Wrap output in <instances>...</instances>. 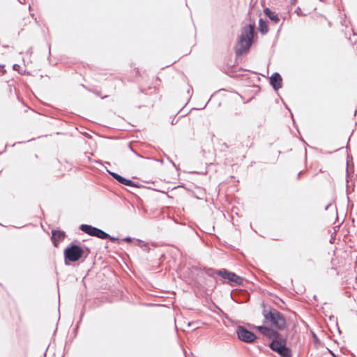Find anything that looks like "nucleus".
Here are the masks:
<instances>
[{"mask_svg": "<svg viewBox=\"0 0 357 357\" xmlns=\"http://www.w3.org/2000/svg\"><path fill=\"white\" fill-rule=\"evenodd\" d=\"M112 176L116 178L119 182H120L122 184H124L126 185H132V181L130 180H128L120 175L116 174V173H111Z\"/></svg>", "mask_w": 357, "mask_h": 357, "instance_id": "f8f14e48", "label": "nucleus"}, {"mask_svg": "<svg viewBox=\"0 0 357 357\" xmlns=\"http://www.w3.org/2000/svg\"><path fill=\"white\" fill-rule=\"evenodd\" d=\"M271 85L275 89L282 87V79L278 73H274L270 78Z\"/></svg>", "mask_w": 357, "mask_h": 357, "instance_id": "9d476101", "label": "nucleus"}, {"mask_svg": "<svg viewBox=\"0 0 357 357\" xmlns=\"http://www.w3.org/2000/svg\"><path fill=\"white\" fill-rule=\"evenodd\" d=\"M217 274L222 278L227 280L230 282L241 284L243 282V278L236 275L234 273L227 271L225 269L220 270Z\"/></svg>", "mask_w": 357, "mask_h": 357, "instance_id": "0eeeda50", "label": "nucleus"}, {"mask_svg": "<svg viewBox=\"0 0 357 357\" xmlns=\"http://www.w3.org/2000/svg\"><path fill=\"white\" fill-rule=\"evenodd\" d=\"M285 340L282 338H273V340L270 344V347L272 350L277 351L282 357H291V350L286 347Z\"/></svg>", "mask_w": 357, "mask_h": 357, "instance_id": "7ed1b4c3", "label": "nucleus"}, {"mask_svg": "<svg viewBox=\"0 0 357 357\" xmlns=\"http://www.w3.org/2000/svg\"><path fill=\"white\" fill-rule=\"evenodd\" d=\"M256 328L263 335L268 337L269 338H275L278 337V333L270 328L265 326H257Z\"/></svg>", "mask_w": 357, "mask_h": 357, "instance_id": "1a4fd4ad", "label": "nucleus"}, {"mask_svg": "<svg viewBox=\"0 0 357 357\" xmlns=\"http://www.w3.org/2000/svg\"><path fill=\"white\" fill-rule=\"evenodd\" d=\"M124 240L128 242L131 241L130 238H126Z\"/></svg>", "mask_w": 357, "mask_h": 357, "instance_id": "2eb2a0df", "label": "nucleus"}, {"mask_svg": "<svg viewBox=\"0 0 357 357\" xmlns=\"http://www.w3.org/2000/svg\"><path fill=\"white\" fill-rule=\"evenodd\" d=\"M266 319L270 321L271 324L279 329L284 328L286 326V319L282 313L275 309L271 310L264 314Z\"/></svg>", "mask_w": 357, "mask_h": 357, "instance_id": "f03ea898", "label": "nucleus"}, {"mask_svg": "<svg viewBox=\"0 0 357 357\" xmlns=\"http://www.w3.org/2000/svg\"><path fill=\"white\" fill-rule=\"evenodd\" d=\"M107 238H109L112 242H116V241H119V238H114V237H112V236H109V237H107Z\"/></svg>", "mask_w": 357, "mask_h": 357, "instance_id": "4468645a", "label": "nucleus"}, {"mask_svg": "<svg viewBox=\"0 0 357 357\" xmlns=\"http://www.w3.org/2000/svg\"><path fill=\"white\" fill-rule=\"evenodd\" d=\"M259 30L262 34H266L268 31V25L262 19L259 20Z\"/></svg>", "mask_w": 357, "mask_h": 357, "instance_id": "ddd939ff", "label": "nucleus"}, {"mask_svg": "<svg viewBox=\"0 0 357 357\" xmlns=\"http://www.w3.org/2000/svg\"><path fill=\"white\" fill-rule=\"evenodd\" d=\"M264 13L274 23L277 24L279 22L280 19H279L278 15L275 12L271 11L268 8H266L264 9Z\"/></svg>", "mask_w": 357, "mask_h": 357, "instance_id": "9b49d317", "label": "nucleus"}, {"mask_svg": "<svg viewBox=\"0 0 357 357\" xmlns=\"http://www.w3.org/2000/svg\"><path fill=\"white\" fill-rule=\"evenodd\" d=\"M52 241L55 247H57L59 243L63 241L66 236L64 231L60 230H52Z\"/></svg>", "mask_w": 357, "mask_h": 357, "instance_id": "6e6552de", "label": "nucleus"}, {"mask_svg": "<svg viewBox=\"0 0 357 357\" xmlns=\"http://www.w3.org/2000/svg\"><path fill=\"white\" fill-rule=\"evenodd\" d=\"M236 333L238 338L245 342H252L257 338L255 334L248 331L243 326H238L236 329Z\"/></svg>", "mask_w": 357, "mask_h": 357, "instance_id": "423d86ee", "label": "nucleus"}, {"mask_svg": "<svg viewBox=\"0 0 357 357\" xmlns=\"http://www.w3.org/2000/svg\"><path fill=\"white\" fill-rule=\"evenodd\" d=\"M17 65H14L13 68H14L15 70H17V68H16V67H17Z\"/></svg>", "mask_w": 357, "mask_h": 357, "instance_id": "dca6fc26", "label": "nucleus"}, {"mask_svg": "<svg viewBox=\"0 0 357 357\" xmlns=\"http://www.w3.org/2000/svg\"><path fill=\"white\" fill-rule=\"evenodd\" d=\"M254 31L255 24L247 25L242 29L238 40L240 49L237 50L238 53L242 54L249 50L252 44Z\"/></svg>", "mask_w": 357, "mask_h": 357, "instance_id": "f257e3e1", "label": "nucleus"}, {"mask_svg": "<svg viewBox=\"0 0 357 357\" xmlns=\"http://www.w3.org/2000/svg\"><path fill=\"white\" fill-rule=\"evenodd\" d=\"M83 255L84 250L79 245H73L66 248L64 250L66 264H67V260L72 262L77 261L82 257Z\"/></svg>", "mask_w": 357, "mask_h": 357, "instance_id": "20e7f679", "label": "nucleus"}, {"mask_svg": "<svg viewBox=\"0 0 357 357\" xmlns=\"http://www.w3.org/2000/svg\"><path fill=\"white\" fill-rule=\"evenodd\" d=\"M80 229L91 236H96L101 239H106L109 237V234L105 233L104 231L91 225H82L80 226Z\"/></svg>", "mask_w": 357, "mask_h": 357, "instance_id": "39448f33", "label": "nucleus"}]
</instances>
